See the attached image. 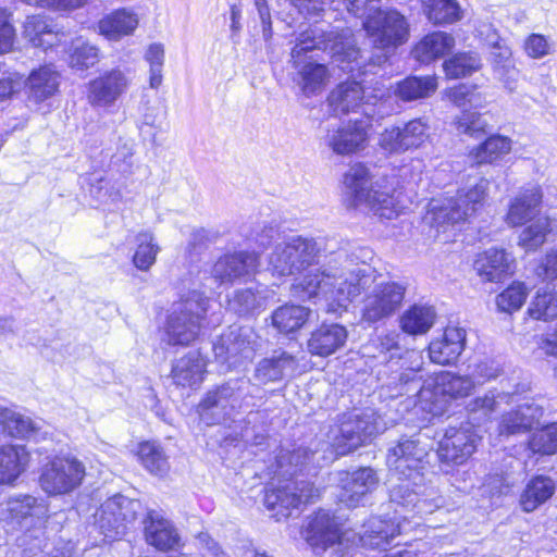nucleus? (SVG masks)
Masks as SVG:
<instances>
[{
  "instance_id": "f257e3e1",
  "label": "nucleus",
  "mask_w": 557,
  "mask_h": 557,
  "mask_svg": "<svg viewBox=\"0 0 557 557\" xmlns=\"http://www.w3.org/2000/svg\"><path fill=\"white\" fill-rule=\"evenodd\" d=\"M323 270L309 273L301 286L310 298L325 302V311L341 315L361 292V321L372 325L393 317L403 306L407 286L396 281H379L367 261L373 257L366 247L332 250Z\"/></svg>"
},
{
  "instance_id": "f03ea898",
  "label": "nucleus",
  "mask_w": 557,
  "mask_h": 557,
  "mask_svg": "<svg viewBox=\"0 0 557 557\" xmlns=\"http://www.w3.org/2000/svg\"><path fill=\"white\" fill-rule=\"evenodd\" d=\"M313 50L326 51L345 72H367L366 59L356 47L350 28L326 32L319 26H313L298 36L290 52L293 66L297 71L295 81L307 97L320 94L330 77L324 64L307 58V53Z\"/></svg>"
},
{
  "instance_id": "7ed1b4c3",
  "label": "nucleus",
  "mask_w": 557,
  "mask_h": 557,
  "mask_svg": "<svg viewBox=\"0 0 557 557\" xmlns=\"http://www.w3.org/2000/svg\"><path fill=\"white\" fill-rule=\"evenodd\" d=\"M428 441L421 435L401 438L387 454L389 471L400 481L391 491L392 502L410 508L417 515H429L444 507L445 500L424 478Z\"/></svg>"
},
{
  "instance_id": "20e7f679",
  "label": "nucleus",
  "mask_w": 557,
  "mask_h": 557,
  "mask_svg": "<svg viewBox=\"0 0 557 557\" xmlns=\"http://www.w3.org/2000/svg\"><path fill=\"white\" fill-rule=\"evenodd\" d=\"M419 371L420 367L403 372L382 389H386L392 398L412 393L417 397L414 407L418 410L440 417L446 412L449 400L468 397L475 388V381L470 375L442 371L421 383Z\"/></svg>"
},
{
  "instance_id": "39448f33",
  "label": "nucleus",
  "mask_w": 557,
  "mask_h": 557,
  "mask_svg": "<svg viewBox=\"0 0 557 557\" xmlns=\"http://www.w3.org/2000/svg\"><path fill=\"white\" fill-rule=\"evenodd\" d=\"M344 247L351 248L352 245L347 242L337 245L334 240L293 236L273 247L268 256V269L277 276H289L306 271L295 288L301 293L302 297L311 299L301 286L304 278L309 273L323 270L331 261L332 250Z\"/></svg>"
},
{
  "instance_id": "423d86ee",
  "label": "nucleus",
  "mask_w": 557,
  "mask_h": 557,
  "mask_svg": "<svg viewBox=\"0 0 557 557\" xmlns=\"http://www.w3.org/2000/svg\"><path fill=\"white\" fill-rule=\"evenodd\" d=\"M209 299L203 292L189 290L175 301L166 320L165 335L170 345H189L202 326Z\"/></svg>"
},
{
  "instance_id": "0eeeda50",
  "label": "nucleus",
  "mask_w": 557,
  "mask_h": 557,
  "mask_svg": "<svg viewBox=\"0 0 557 557\" xmlns=\"http://www.w3.org/2000/svg\"><path fill=\"white\" fill-rule=\"evenodd\" d=\"M362 23L367 35L371 39L375 49L382 50V54L375 58H367L366 63L370 61L380 65L387 60L391 50L404 45L409 37V24L406 17L396 10H379L367 12Z\"/></svg>"
},
{
  "instance_id": "6e6552de",
  "label": "nucleus",
  "mask_w": 557,
  "mask_h": 557,
  "mask_svg": "<svg viewBox=\"0 0 557 557\" xmlns=\"http://www.w3.org/2000/svg\"><path fill=\"white\" fill-rule=\"evenodd\" d=\"M384 429V423L372 409L344 414L330 438L337 455H346L363 445Z\"/></svg>"
},
{
  "instance_id": "1a4fd4ad",
  "label": "nucleus",
  "mask_w": 557,
  "mask_h": 557,
  "mask_svg": "<svg viewBox=\"0 0 557 557\" xmlns=\"http://www.w3.org/2000/svg\"><path fill=\"white\" fill-rule=\"evenodd\" d=\"M145 515L143 504L123 495H115L101 504L95 513V524L108 539H116L125 534L126 530Z\"/></svg>"
},
{
  "instance_id": "9d476101",
  "label": "nucleus",
  "mask_w": 557,
  "mask_h": 557,
  "mask_svg": "<svg viewBox=\"0 0 557 557\" xmlns=\"http://www.w3.org/2000/svg\"><path fill=\"white\" fill-rule=\"evenodd\" d=\"M85 474V466L77 458L54 457L42 466L39 485L50 496L67 495L82 484Z\"/></svg>"
},
{
  "instance_id": "9b49d317",
  "label": "nucleus",
  "mask_w": 557,
  "mask_h": 557,
  "mask_svg": "<svg viewBox=\"0 0 557 557\" xmlns=\"http://www.w3.org/2000/svg\"><path fill=\"white\" fill-rule=\"evenodd\" d=\"M256 345L257 335L250 327L231 326L213 344V351L220 362L237 368L252 360Z\"/></svg>"
},
{
  "instance_id": "f8f14e48",
  "label": "nucleus",
  "mask_w": 557,
  "mask_h": 557,
  "mask_svg": "<svg viewBox=\"0 0 557 557\" xmlns=\"http://www.w3.org/2000/svg\"><path fill=\"white\" fill-rule=\"evenodd\" d=\"M244 381L228 382L207 393L198 406L200 420L207 425L218 424L242 407Z\"/></svg>"
},
{
  "instance_id": "ddd939ff",
  "label": "nucleus",
  "mask_w": 557,
  "mask_h": 557,
  "mask_svg": "<svg viewBox=\"0 0 557 557\" xmlns=\"http://www.w3.org/2000/svg\"><path fill=\"white\" fill-rule=\"evenodd\" d=\"M319 497V491L309 482H292L284 486L268 488L264 495V505L269 510L275 511L277 520L287 518L293 509L301 504L313 502Z\"/></svg>"
},
{
  "instance_id": "4468645a",
  "label": "nucleus",
  "mask_w": 557,
  "mask_h": 557,
  "mask_svg": "<svg viewBox=\"0 0 557 557\" xmlns=\"http://www.w3.org/2000/svg\"><path fill=\"white\" fill-rule=\"evenodd\" d=\"M366 116L350 120L336 129L330 131L325 145L336 154L347 156L366 147L368 129L371 127L370 112L363 110Z\"/></svg>"
},
{
  "instance_id": "2eb2a0df",
  "label": "nucleus",
  "mask_w": 557,
  "mask_h": 557,
  "mask_svg": "<svg viewBox=\"0 0 557 557\" xmlns=\"http://www.w3.org/2000/svg\"><path fill=\"white\" fill-rule=\"evenodd\" d=\"M476 442L478 436L469 424L448 426L438 443V458L443 462L462 465L475 451Z\"/></svg>"
},
{
  "instance_id": "dca6fc26",
  "label": "nucleus",
  "mask_w": 557,
  "mask_h": 557,
  "mask_svg": "<svg viewBox=\"0 0 557 557\" xmlns=\"http://www.w3.org/2000/svg\"><path fill=\"white\" fill-rule=\"evenodd\" d=\"M131 85V77L127 72L113 69L107 71L88 84V100L92 106L110 107Z\"/></svg>"
},
{
  "instance_id": "f3484780",
  "label": "nucleus",
  "mask_w": 557,
  "mask_h": 557,
  "mask_svg": "<svg viewBox=\"0 0 557 557\" xmlns=\"http://www.w3.org/2000/svg\"><path fill=\"white\" fill-rule=\"evenodd\" d=\"M257 265L258 257L253 252L226 253L211 267V276L218 284H231L236 280L251 276Z\"/></svg>"
},
{
  "instance_id": "a211bd4d",
  "label": "nucleus",
  "mask_w": 557,
  "mask_h": 557,
  "mask_svg": "<svg viewBox=\"0 0 557 557\" xmlns=\"http://www.w3.org/2000/svg\"><path fill=\"white\" fill-rule=\"evenodd\" d=\"M48 516V504L41 497L18 495L0 505V519L21 524L23 521H44Z\"/></svg>"
},
{
  "instance_id": "6ab92c4d",
  "label": "nucleus",
  "mask_w": 557,
  "mask_h": 557,
  "mask_svg": "<svg viewBox=\"0 0 557 557\" xmlns=\"http://www.w3.org/2000/svg\"><path fill=\"white\" fill-rule=\"evenodd\" d=\"M469 218V206L461 209L458 201L453 198L445 200L433 199L429 203V209L423 218V222L434 230L432 236L438 237L445 234L450 227L466 221Z\"/></svg>"
},
{
  "instance_id": "aec40b11",
  "label": "nucleus",
  "mask_w": 557,
  "mask_h": 557,
  "mask_svg": "<svg viewBox=\"0 0 557 557\" xmlns=\"http://www.w3.org/2000/svg\"><path fill=\"white\" fill-rule=\"evenodd\" d=\"M307 541L314 548L323 550L335 545L342 546V532L336 517L327 510H319L309 521Z\"/></svg>"
},
{
  "instance_id": "412c9836",
  "label": "nucleus",
  "mask_w": 557,
  "mask_h": 557,
  "mask_svg": "<svg viewBox=\"0 0 557 557\" xmlns=\"http://www.w3.org/2000/svg\"><path fill=\"white\" fill-rule=\"evenodd\" d=\"M466 336L463 327L447 326L442 337L432 341L429 345L431 361L442 366L454 363L465 349Z\"/></svg>"
},
{
  "instance_id": "4be33fe9",
  "label": "nucleus",
  "mask_w": 557,
  "mask_h": 557,
  "mask_svg": "<svg viewBox=\"0 0 557 557\" xmlns=\"http://www.w3.org/2000/svg\"><path fill=\"white\" fill-rule=\"evenodd\" d=\"M147 543L160 550L174 549L180 545V534L174 524L154 510L147 511L143 520Z\"/></svg>"
},
{
  "instance_id": "5701e85b",
  "label": "nucleus",
  "mask_w": 557,
  "mask_h": 557,
  "mask_svg": "<svg viewBox=\"0 0 557 557\" xmlns=\"http://www.w3.org/2000/svg\"><path fill=\"white\" fill-rule=\"evenodd\" d=\"M544 410L534 400H524L515 409L504 413L499 422L500 435H513L524 433L539 424Z\"/></svg>"
},
{
  "instance_id": "b1692460",
  "label": "nucleus",
  "mask_w": 557,
  "mask_h": 557,
  "mask_svg": "<svg viewBox=\"0 0 557 557\" xmlns=\"http://www.w3.org/2000/svg\"><path fill=\"white\" fill-rule=\"evenodd\" d=\"M339 502L346 507H356L377 483L375 472L371 468H361L352 473H346L341 480Z\"/></svg>"
},
{
  "instance_id": "393cba45",
  "label": "nucleus",
  "mask_w": 557,
  "mask_h": 557,
  "mask_svg": "<svg viewBox=\"0 0 557 557\" xmlns=\"http://www.w3.org/2000/svg\"><path fill=\"white\" fill-rule=\"evenodd\" d=\"M347 337L348 332L345 326L337 323H323L311 333L307 348L312 355L327 357L341 349Z\"/></svg>"
},
{
  "instance_id": "a878e982",
  "label": "nucleus",
  "mask_w": 557,
  "mask_h": 557,
  "mask_svg": "<svg viewBox=\"0 0 557 557\" xmlns=\"http://www.w3.org/2000/svg\"><path fill=\"white\" fill-rule=\"evenodd\" d=\"M139 24L138 14L129 8H122L104 15L98 23L99 34L112 41L134 34Z\"/></svg>"
},
{
  "instance_id": "bb28decb",
  "label": "nucleus",
  "mask_w": 557,
  "mask_h": 557,
  "mask_svg": "<svg viewBox=\"0 0 557 557\" xmlns=\"http://www.w3.org/2000/svg\"><path fill=\"white\" fill-rule=\"evenodd\" d=\"M513 268V257L499 248L487 249L474 262L479 275L488 282L499 281L504 275L512 273Z\"/></svg>"
},
{
  "instance_id": "cd10ccee",
  "label": "nucleus",
  "mask_w": 557,
  "mask_h": 557,
  "mask_svg": "<svg viewBox=\"0 0 557 557\" xmlns=\"http://www.w3.org/2000/svg\"><path fill=\"white\" fill-rule=\"evenodd\" d=\"M376 189H372L369 200L366 205L375 215L384 219L396 218L406 205L401 200V193L393 187L382 185L380 181H375Z\"/></svg>"
},
{
  "instance_id": "c85d7f7f",
  "label": "nucleus",
  "mask_w": 557,
  "mask_h": 557,
  "mask_svg": "<svg viewBox=\"0 0 557 557\" xmlns=\"http://www.w3.org/2000/svg\"><path fill=\"white\" fill-rule=\"evenodd\" d=\"M542 190L539 186L522 189L510 202L506 221L511 226H518L531 221L542 202Z\"/></svg>"
},
{
  "instance_id": "c756f323",
  "label": "nucleus",
  "mask_w": 557,
  "mask_h": 557,
  "mask_svg": "<svg viewBox=\"0 0 557 557\" xmlns=\"http://www.w3.org/2000/svg\"><path fill=\"white\" fill-rule=\"evenodd\" d=\"M364 89L358 82H345L329 95L327 102L335 114L356 112L366 106Z\"/></svg>"
},
{
  "instance_id": "7c9ffc66",
  "label": "nucleus",
  "mask_w": 557,
  "mask_h": 557,
  "mask_svg": "<svg viewBox=\"0 0 557 557\" xmlns=\"http://www.w3.org/2000/svg\"><path fill=\"white\" fill-rule=\"evenodd\" d=\"M29 454L23 445L0 446V484H12L28 467Z\"/></svg>"
},
{
  "instance_id": "2f4dec72",
  "label": "nucleus",
  "mask_w": 557,
  "mask_h": 557,
  "mask_svg": "<svg viewBox=\"0 0 557 557\" xmlns=\"http://www.w3.org/2000/svg\"><path fill=\"white\" fill-rule=\"evenodd\" d=\"M23 37L34 47L48 49L60 41L55 25L41 15L27 16L23 26Z\"/></svg>"
},
{
  "instance_id": "473e14b6",
  "label": "nucleus",
  "mask_w": 557,
  "mask_h": 557,
  "mask_svg": "<svg viewBox=\"0 0 557 557\" xmlns=\"http://www.w3.org/2000/svg\"><path fill=\"white\" fill-rule=\"evenodd\" d=\"M206 361L198 351H189L172 367V377L181 386H195L203 380Z\"/></svg>"
},
{
  "instance_id": "72a5a7b5",
  "label": "nucleus",
  "mask_w": 557,
  "mask_h": 557,
  "mask_svg": "<svg viewBox=\"0 0 557 557\" xmlns=\"http://www.w3.org/2000/svg\"><path fill=\"white\" fill-rule=\"evenodd\" d=\"M403 529L404 524L400 522L372 518L368 523V529L360 535V542L367 547L385 549L392 540L401 533Z\"/></svg>"
},
{
  "instance_id": "f704fd0d",
  "label": "nucleus",
  "mask_w": 557,
  "mask_h": 557,
  "mask_svg": "<svg viewBox=\"0 0 557 557\" xmlns=\"http://www.w3.org/2000/svg\"><path fill=\"white\" fill-rule=\"evenodd\" d=\"M512 148L509 137L492 135L469 152V159L476 165L493 164L507 156Z\"/></svg>"
},
{
  "instance_id": "c9c22d12",
  "label": "nucleus",
  "mask_w": 557,
  "mask_h": 557,
  "mask_svg": "<svg viewBox=\"0 0 557 557\" xmlns=\"http://www.w3.org/2000/svg\"><path fill=\"white\" fill-rule=\"evenodd\" d=\"M296 370V360L287 352H281L277 357L262 359L256 370L255 379L262 384L275 382L290 375Z\"/></svg>"
},
{
  "instance_id": "e433bc0d",
  "label": "nucleus",
  "mask_w": 557,
  "mask_h": 557,
  "mask_svg": "<svg viewBox=\"0 0 557 557\" xmlns=\"http://www.w3.org/2000/svg\"><path fill=\"white\" fill-rule=\"evenodd\" d=\"M455 47V38L444 32H434L425 36L413 49L414 58L429 63L437 58L445 55Z\"/></svg>"
},
{
  "instance_id": "4c0bfd02",
  "label": "nucleus",
  "mask_w": 557,
  "mask_h": 557,
  "mask_svg": "<svg viewBox=\"0 0 557 557\" xmlns=\"http://www.w3.org/2000/svg\"><path fill=\"white\" fill-rule=\"evenodd\" d=\"M344 185L358 205L369 200L372 189H376L370 169L362 163H356L349 168L344 176Z\"/></svg>"
},
{
  "instance_id": "58836bf2",
  "label": "nucleus",
  "mask_w": 557,
  "mask_h": 557,
  "mask_svg": "<svg viewBox=\"0 0 557 557\" xmlns=\"http://www.w3.org/2000/svg\"><path fill=\"white\" fill-rule=\"evenodd\" d=\"M38 425L30 418L0 406V432L12 437L37 438Z\"/></svg>"
},
{
  "instance_id": "ea45409f",
  "label": "nucleus",
  "mask_w": 557,
  "mask_h": 557,
  "mask_svg": "<svg viewBox=\"0 0 557 557\" xmlns=\"http://www.w3.org/2000/svg\"><path fill=\"white\" fill-rule=\"evenodd\" d=\"M29 96L44 101L53 96L59 87V73L50 65L33 71L28 77Z\"/></svg>"
},
{
  "instance_id": "a19ab883",
  "label": "nucleus",
  "mask_w": 557,
  "mask_h": 557,
  "mask_svg": "<svg viewBox=\"0 0 557 557\" xmlns=\"http://www.w3.org/2000/svg\"><path fill=\"white\" fill-rule=\"evenodd\" d=\"M555 492L554 481L544 475L532 479L520 496V505L525 512L535 510L548 500Z\"/></svg>"
},
{
  "instance_id": "79ce46f5",
  "label": "nucleus",
  "mask_w": 557,
  "mask_h": 557,
  "mask_svg": "<svg viewBox=\"0 0 557 557\" xmlns=\"http://www.w3.org/2000/svg\"><path fill=\"white\" fill-rule=\"evenodd\" d=\"M436 88L437 82L433 76H409L397 83L395 95L404 101H413L430 97Z\"/></svg>"
},
{
  "instance_id": "37998d69",
  "label": "nucleus",
  "mask_w": 557,
  "mask_h": 557,
  "mask_svg": "<svg viewBox=\"0 0 557 557\" xmlns=\"http://www.w3.org/2000/svg\"><path fill=\"white\" fill-rule=\"evenodd\" d=\"M310 310L304 306L284 305L272 313V324L284 334L298 331L308 321Z\"/></svg>"
},
{
  "instance_id": "c03bdc74",
  "label": "nucleus",
  "mask_w": 557,
  "mask_h": 557,
  "mask_svg": "<svg viewBox=\"0 0 557 557\" xmlns=\"http://www.w3.org/2000/svg\"><path fill=\"white\" fill-rule=\"evenodd\" d=\"M435 312L431 307L412 306L400 318L401 330L410 335L425 334L434 324Z\"/></svg>"
},
{
  "instance_id": "a18cd8bd",
  "label": "nucleus",
  "mask_w": 557,
  "mask_h": 557,
  "mask_svg": "<svg viewBox=\"0 0 557 557\" xmlns=\"http://www.w3.org/2000/svg\"><path fill=\"white\" fill-rule=\"evenodd\" d=\"M137 456L144 468L153 475L164 476L170 470L164 449L154 442L140 443Z\"/></svg>"
},
{
  "instance_id": "49530a36",
  "label": "nucleus",
  "mask_w": 557,
  "mask_h": 557,
  "mask_svg": "<svg viewBox=\"0 0 557 557\" xmlns=\"http://www.w3.org/2000/svg\"><path fill=\"white\" fill-rule=\"evenodd\" d=\"M423 12L435 25L451 24L461 18L457 0H421Z\"/></svg>"
},
{
  "instance_id": "de8ad7c7",
  "label": "nucleus",
  "mask_w": 557,
  "mask_h": 557,
  "mask_svg": "<svg viewBox=\"0 0 557 557\" xmlns=\"http://www.w3.org/2000/svg\"><path fill=\"white\" fill-rule=\"evenodd\" d=\"M160 251L151 232L144 231L135 236V251L133 263L140 271H148L157 260Z\"/></svg>"
},
{
  "instance_id": "09e8293b",
  "label": "nucleus",
  "mask_w": 557,
  "mask_h": 557,
  "mask_svg": "<svg viewBox=\"0 0 557 557\" xmlns=\"http://www.w3.org/2000/svg\"><path fill=\"white\" fill-rule=\"evenodd\" d=\"M552 231V218L539 216L521 231L518 245L525 251H534L545 243L547 234Z\"/></svg>"
},
{
  "instance_id": "8fccbe9b",
  "label": "nucleus",
  "mask_w": 557,
  "mask_h": 557,
  "mask_svg": "<svg viewBox=\"0 0 557 557\" xmlns=\"http://www.w3.org/2000/svg\"><path fill=\"white\" fill-rule=\"evenodd\" d=\"M481 59L475 52L457 53L443 64L449 78L469 76L481 69Z\"/></svg>"
},
{
  "instance_id": "3c124183",
  "label": "nucleus",
  "mask_w": 557,
  "mask_h": 557,
  "mask_svg": "<svg viewBox=\"0 0 557 557\" xmlns=\"http://www.w3.org/2000/svg\"><path fill=\"white\" fill-rule=\"evenodd\" d=\"M506 397L507 395L504 393L487 391L484 395L469 401L467 411L474 420H487Z\"/></svg>"
},
{
  "instance_id": "603ef678",
  "label": "nucleus",
  "mask_w": 557,
  "mask_h": 557,
  "mask_svg": "<svg viewBox=\"0 0 557 557\" xmlns=\"http://www.w3.org/2000/svg\"><path fill=\"white\" fill-rule=\"evenodd\" d=\"M99 62V49L82 40L72 44L69 63L72 69L87 70Z\"/></svg>"
},
{
  "instance_id": "864d4df0",
  "label": "nucleus",
  "mask_w": 557,
  "mask_h": 557,
  "mask_svg": "<svg viewBox=\"0 0 557 557\" xmlns=\"http://www.w3.org/2000/svg\"><path fill=\"white\" fill-rule=\"evenodd\" d=\"M529 448L536 455H553L557 451V422L533 433L529 441Z\"/></svg>"
},
{
  "instance_id": "5fc2aeb1",
  "label": "nucleus",
  "mask_w": 557,
  "mask_h": 557,
  "mask_svg": "<svg viewBox=\"0 0 557 557\" xmlns=\"http://www.w3.org/2000/svg\"><path fill=\"white\" fill-rule=\"evenodd\" d=\"M528 313L535 320L550 321L557 318V293H536Z\"/></svg>"
},
{
  "instance_id": "6e6d98bb",
  "label": "nucleus",
  "mask_w": 557,
  "mask_h": 557,
  "mask_svg": "<svg viewBox=\"0 0 557 557\" xmlns=\"http://www.w3.org/2000/svg\"><path fill=\"white\" fill-rule=\"evenodd\" d=\"M528 297V288L523 283L516 282L496 297L497 308L507 313L519 310Z\"/></svg>"
},
{
  "instance_id": "4d7b16f0",
  "label": "nucleus",
  "mask_w": 557,
  "mask_h": 557,
  "mask_svg": "<svg viewBox=\"0 0 557 557\" xmlns=\"http://www.w3.org/2000/svg\"><path fill=\"white\" fill-rule=\"evenodd\" d=\"M265 297L261 292L252 288H243L235 292L230 306L239 314H247L264 306Z\"/></svg>"
},
{
  "instance_id": "13d9d810",
  "label": "nucleus",
  "mask_w": 557,
  "mask_h": 557,
  "mask_svg": "<svg viewBox=\"0 0 557 557\" xmlns=\"http://www.w3.org/2000/svg\"><path fill=\"white\" fill-rule=\"evenodd\" d=\"M459 134L478 138L486 133L487 122L476 111L463 110L454 121Z\"/></svg>"
},
{
  "instance_id": "bf43d9fd",
  "label": "nucleus",
  "mask_w": 557,
  "mask_h": 557,
  "mask_svg": "<svg viewBox=\"0 0 557 557\" xmlns=\"http://www.w3.org/2000/svg\"><path fill=\"white\" fill-rule=\"evenodd\" d=\"M490 182L486 178H480V181L467 190H460L454 201L460 203L461 209L469 206V216L473 214L479 207L484 202Z\"/></svg>"
},
{
  "instance_id": "052dcab7",
  "label": "nucleus",
  "mask_w": 557,
  "mask_h": 557,
  "mask_svg": "<svg viewBox=\"0 0 557 557\" xmlns=\"http://www.w3.org/2000/svg\"><path fill=\"white\" fill-rule=\"evenodd\" d=\"M379 147L383 153L388 156L400 154L409 150L400 126L385 128L379 137Z\"/></svg>"
},
{
  "instance_id": "680f3d73",
  "label": "nucleus",
  "mask_w": 557,
  "mask_h": 557,
  "mask_svg": "<svg viewBox=\"0 0 557 557\" xmlns=\"http://www.w3.org/2000/svg\"><path fill=\"white\" fill-rule=\"evenodd\" d=\"M429 124L423 119H414L407 122L403 127L405 141L408 149H418L429 139Z\"/></svg>"
},
{
  "instance_id": "e2e57ef3",
  "label": "nucleus",
  "mask_w": 557,
  "mask_h": 557,
  "mask_svg": "<svg viewBox=\"0 0 557 557\" xmlns=\"http://www.w3.org/2000/svg\"><path fill=\"white\" fill-rule=\"evenodd\" d=\"M523 51L531 59H543L553 52V44L542 34H530L523 41Z\"/></svg>"
},
{
  "instance_id": "0e129e2a",
  "label": "nucleus",
  "mask_w": 557,
  "mask_h": 557,
  "mask_svg": "<svg viewBox=\"0 0 557 557\" xmlns=\"http://www.w3.org/2000/svg\"><path fill=\"white\" fill-rule=\"evenodd\" d=\"M448 98L459 108H465L467 106L476 108L482 106L481 94L478 92L474 87L463 84L451 88L448 91Z\"/></svg>"
},
{
  "instance_id": "69168bd1",
  "label": "nucleus",
  "mask_w": 557,
  "mask_h": 557,
  "mask_svg": "<svg viewBox=\"0 0 557 557\" xmlns=\"http://www.w3.org/2000/svg\"><path fill=\"white\" fill-rule=\"evenodd\" d=\"M10 20L11 14L0 8V53L11 51L15 42V28Z\"/></svg>"
},
{
  "instance_id": "338daca9",
  "label": "nucleus",
  "mask_w": 557,
  "mask_h": 557,
  "mask_svg": "<svg viewBox=\"0 0 557 557\" xmlns=\"http://www.w3.org/2000/svg\"><path fill=\"white\" fill-rule=\"evenodd\" d=\"M502 372L499 363L495 360L485 358L480 360L473 366L471 377L476 380L475 384H481L485 381L496 379Z\"/></svg>"
},
{
  "instance_id": "774afa93",
  "label": "nucleus",
  "mask_w": 557,
  "mask_h": 557,
  "mask_svg": "<svg viewBox=\"0 0 557 557\" xmlns=\"http://www.w3.org/2000/svg\"><path fill=\"white\" fill-rule=\"evenodd\" d=\"M25 82L17 73H11L0 78V101H4L20 92Z\"/></svg>"
}]
</instances>
